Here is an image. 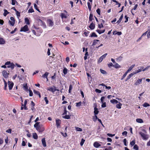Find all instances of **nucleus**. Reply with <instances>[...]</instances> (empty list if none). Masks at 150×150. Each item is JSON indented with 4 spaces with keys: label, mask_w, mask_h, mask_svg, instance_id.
Here are the masks:
<instances>
[{
    "label": "nucleus",
    "mask_w": 150,
    "mask_h": 150,
    "mask_svg": "<svg viewBox=\"0 0 150 150\" xmlns=\"http://www.w3.org/2000/svg\"><path fill=\"white\" fill-rule=\"evenodd\" d=\"M33 91L34 93L37 95H38L40 93L39 91H37L35 89L33 90Z\"/></svg>",
    "instance_id": "nucleus-46"
},
{
    "label": "nucleus",
    "mask_w": 150,
    "mask_h": 150,
    "mask_svg": "<svg viewBox=\"0 0 150 150\" xmlns=\"http://www.w3.org/2000/svg\"><path fill=\"white\" fill-rule=\"evenodd\" d=\"M71 115H66L65 116H63V118L67 119H70Z\"/></svg>",
    "instance_id": "nucleus-31"
},
{
    "label": "nucleus",
    "mask_w": 150,
    "mask_h": 150,
    "mask_svg": "<svg viewBox=\"0 0 150 150\" xmlns=\"http://www.w3.org/2000/svg\"><path fill=\"white\" fill-rule=\"evenodd\" d=\"M40 123V122H37L34 125V127L39 132H43L44 130H40V127L39 125V124Z\"/></svg>",
    "instance_id": "nucleus-3"
},
{
    "label": "nucleus",
    "mask_w": 150,
    "mask_h": 150,
    "mask_svg": "<svg viewBox=\"0 0 150 150\" xmlns=\"http://www.w3.org/2000/svg\"><path fill=\"white\" fill-rule=\"evenodd\" d=\"M85 141V140L84 139H82L81 140V142H80V145L82 146L84 142Z\"/></svg>",
    "instance_id": "nucleus-47"
},
{
    "label": "nucleus",
    "mask_w": 150,
    "mask_h": 150,
    "mask_svg": "<svg viewBox=\"0 0 150 150\" xmlns=\"http://www.w3.org/2000/svg\"><path fill=\"white\" fill-rule=\"evenodd\" d=\"M105 97L104 96H102L101 97L100 99L101 102L102 103H103V100L105 98Z\"/></svg>",
    "instance_id": "nucleus-63"
},
{
    "label": "nucleus",
    "mask_w": 150,
    "mask_h": 150,
    "mask_svg": "<svg viewBox=\"0 0 150 150\" xmlns=\"http://www.w3.org/2000/svg\"><path fill=\"white\" fill-rule=\"evenodd\" d=\"M49 74V73L48 72H46L44 74L42 75V77L44 78H46L47 79V80H48L47 76Z\"/></svg>",
    "instance_id": "nucleus-17"
},
{
    "label": "nucleus",
    "mask_w": 150,
    "mask_h": 150,
    "mask_svg": "<svg viewBox=\"0 0 150 150\" xmlns=\"http://www.w3.org/2000/svg\"><path fill=\"white\" fill-rule=\"evenodd\" d=\"M44 99L46 102V104H48V103L49 101H48V100H47V97H45L44 98Z\"/></svg>",
    "instance_id": "nucleus-59"
},
{
    "label": "nucleus",
    "mask_w": 150,
    "mask_h": 150,
    "mask_svg": "<svg viewBox=\"0 0 150 150\" xmlns=\"http://www.w3.org/2000/svg\"><path fill=\"white\" fill-rule=\"evenodd\" d=\"M11 129H9L7 130L6 131V132L8 133H11Z\"/></svg>",
    "instance_id": "nucleus-61"
},
{
    "label": "nucleus",
    "mask_w": 150,
    "mask_h": 150,
    "mask_svg": "<svg viewBox=\"0 0 150 150\" xmlns=\"http://www.w3.org/2000/svg\"><path fill=\"white\" fill-rule=\"evenodd\" d=\"M4 16H6L9 13V12L8 11L5 9L4 10Z\"/></svg>",
    "instance_id": "nucleus-30"
},
{
    "label": "nucleus",
    "mask_w": 150,
    "mask_h": 150,
    "mask_svg": "<svg viewBox=\"0 0 150 150\" xmlns=\"http://www.w3.org/2000/svg\"><path fill=\"white\" fill-rule=\"evenodd\" d=\"M138 5L137 4H136L135 6H134V8L132 9L131 10V13L133 15H134V13L132 12V11L133 10H135L138 7Z\"/></svg>",
    "instance_id": "nucleus-29"
},
{
    "label": "nucleus",
    "mask_w": 150,
    "mask_h": 150,
    "mask_svg": "<svg viewBox=\"0 0 150 150\" xmlns=\"http://www.w3.org/2000/svg\"><path fill=\"white\" fill-rule=\"evenodd\" d=\"M28 30L29 28H28V26L27 25H25L24 27H22L21 28L20 31L26 32L28 31Z\"/></svg>",
    "instance_id": "nucleus-5"
},
{
    "label": "nucleus",
    "mask_w": 150,
    "mask_h": 150,
    "mask_svg": "<svg viewBox=\"0 0 150 150\" xmlns=\"http://www.w3.org/2000/svg\"><path fill=\"white\" fill-rule=\"evenodd\" d=\"M61 16L62 19L64 18H67V16L63 13H61Z\"/></svg>",
    "instance_id": "nucleus-19"
},
{
    "label": "nucleus",
    "mask_w": 150,
    "mask_h": 150,
    "mask_svg": "<svg viewBox=\"0 0 150 150\" xmlns=\"http://www.w3.org/2000/svg\"><path fill=\"white\" fill-rule=\"evenodd\" d=\"M135 139L133 140L131 142H130V144L132 146H134V145H135Z\"/></svg>",
    "instance_id": "nucleus-37"
},
{
    "label": "nucleus",
    "mask_w": 150,
    "mask_h": 150,
    "mask_svg": "<svg viewBox=\"0 0 150 150\" xmlns=\"http://www.w3.org/2000/svg\"><path fill=\"white\" fill-rule=\"evenodd\" d=\"M68 70L66 68H64L63 69V72L64 75L66 74L68 72Z\"/></svg>",
    "instance_id": "nucleus-24"
},
{
    "label": "nucleus",
    "mask_w": 150,
    "mask_h": 150,
    "mask_svg": "<svg viewBox=\"0 0 150 150\" xmlns=\"http://www.w3.org/2000/svg\"><path fill=\"white\" fill-rule=\"evenodd\" d=\"M95 27V24L92 22L89 26V28L91 30H93L94 29Z\"/></svg>",
    "instance_id": "nucleus-8"
},
{
    "label": "nucleus",
    "mask_w": 150,
    "mask_h": 150,
    "mask_svg": "<svg viewBox=\"0 0 150 150\" xmlns=\"http://www.w3.org/2000/svg\"><path fill=\"white\" fill-rule=\"evenodd\" d=\"M61 123V121L60 119H56V125L58 128H60Z\"/></svg>",
    "instance_id": "nucleus-4"
},
{
    "label": "nucleus",
    "mask_w": 150,
    "mask_h": 150,
    "mask_svg": "<svg viewBox=\"0 0 150 150\" xmlns=\"http://www.w3.org/2000/svg\"><path fill=\"white\" fill-rule=\"evenodd\" d=\"M47 90L50 91H51L52 93L54 92V88L52 87L48 88Z\"/></svg>",
    "instance_id": "nucleus-16"
},
{
    "label": "nucleus",
    "mask_w": 150,
    "mask_h": 150,
    "mask_svg": "<svg viewBox=\"0 0 150 150\" xmlns=\"http://www.w3.org/2000/svg\"><path fill=\"white\" fill-rule=\"evenodd\" d=\"M33 137L34 139H37L38 138V136L36 133H33Z\"/></svg>",
    "instance_id": "nucleus-25"
},
{
    "label": "nucleus",
    "mask_w": 150,
    "mask_h": 150,
    "mask_svg": "<svg viewBox=\"0 0 150 150\" xmlns=\"http://www.w3.org/2000/svg\"><path fill=\"white\" fill-rule=\"evenodd\" d=\"M67 111L66 110V107H65L64 108V112L62 114V115H64L67 114Z\"/></svg>",
    "instance_id": "nucleus-40"
},
{
    "label": "nucleus",
    "mask_w": 150,
    "mask_h": 150,
    "mask_svg": "<svg viewBox=\"0 0 150 150\" xmlns=\"http://www.w3.org/2000/svg\"><path fill=\"white\" fill-rule=\"evenodd\" d=\"M88 6V8L89 9V11H91V4L90 2H87Z\"/></svg>",
    "instance_id": "nucleus-39"
},
{
    "label": "nucleus",
    "mask_w": 150,
    "mask_h": 150,
    "mask_svg": "<svg viewBox=\"0 0 150 150\" xmlns=\"http://www.w3.org/2000/svg\"><path fill=\"white\" fill-rule=\"evenodd\" d=\"M143 106L145 107H149L150 106V105L148 103H144L143 104Z\"/></svg>",
    "instance_id": "nucleus-33"
},
{
    "label": "nucleus",
    "mask_w": 150,
    "mask_h": 150,
    "mask_svg": "<svg viewBox=\"0 0 150 150\" xmlns=\"http://www.w3.org/2000/svg\"><path fill=\"white\" fill-rule=\"evenodd\" d=\"M115 64L114 65V67L115 68L117 69L121 68V66L118 63L116 62Z\"/></svg>",
    "instance_id": "nucleus-20"
},
{
    "label": "nucleus",
    "mask_w": 150,
    "mask_h": 150,
    "mask_svg": "<svg viewBox=\"0 0 150 150\" xmlns=\"http://www.w3.org/2000/svg\"><path fill=\"white\" fill-rule=\"evenodd\" d=\"M5 65H8L7 66L8 68H11V69H13L15 66L14 64L13 63H11L10 61H8L5 63Z\"/></svg>",
    "instance_id": "nucleus-2"
},
{
    "label": "nucleus",
    "mask_w": 150,
    "mask_h": 150,
    "mask_svg": "<svg viewBox=\"0 0 150 150\" xmlns=\"http://www.w3.org/2000/svg\"><path fill=\"white\" fill-rule=\"evenodd\" d=\"M96 12L99 15H100V8H98L96 11Z\"/></svg>",
    "instance_id": "nucleus-53"
},
{
    "label": "nucleus",
    "mask_w": 150,
    "mask_h": 150,
    "mask_svg": "<svg viewBox=\"0 0 150 150\" xmlns=\"http://www.w3.org/2000/svg\"><path fill=\"white\" fill-rule=\"evenodd\" d=\"M122 105V104L119 102L118 104H117L116 105V107L118 109H120L121 108V106Z\"/></svg>",
    "instance_id": "nucleus-28"
},
{
    "label": "nucleus",
    "mask_w": 150,
    "mask_h": 150,
    "mask_svg": "<svg viewBox=\"0 0 150 150\" xmlns=\"http://www.w3.org/2000/svg\"><path fill=\"white\" fill-rule=\"evenodd\" d=\"M8 86L9 87V90H11L12 89L13 86V83L12 81H8Z\"/></svg>",
    "instance_id": "nucleus-7"
},
{
    "label": "nucleus",
    "mask_w": 150,
    "mask_h": 150,
    "mask_svg": "<svg viewBox=\"0 0 150 150\" xmlns=\"http://www.w3.org/2000/svg\"><path fill=\"white\" fill-rule=\"evenodd\" d=\"M81 104V102L80 101L79 102L77 103H76V106H80Z\"/></svg>",
    "instance_id": "nucleus-55"
},
{
    "label": "nucleus",
    "mask_w": 150,
    "mask_h": 150,
    "mask_svg": "<svg viewBox=\"0 0 150 150\" xmlns=\"http://www.w3.org/2000/svg\"><path fill=\"white\" fill-rule=\"evenodd\" d=\"M76 131H78L81 132L82 130V129L81 128L79 127H76Z\"/></svg>",
    "instance_id": "nucleus-48"
},
{
    "label": "nucleus",
    "mask_w": 150,
    "mask_h": 150,
    "mask_svg": "<svg viewBox=\"0 0 150 150\" xmlns=\"http://www.w3.org/2000/svg\"><path fill=\"white\" fill-rule=\"evenodd\" d=\"M42 142L43 146L45 147L46 146V143L45 140V138H43L42 139Z\"/></svg>",
    "instance_id": "nucleus-15"
},
{
    "label": "nucleus",
    "mask_w": 150,
    "mask_h": 150,
    "mask_svg": "<svg viewBox=\"0 0 150 150\" xmlns=\"http://www.w3.org/2000/svg\"><path fill=\"white\" fill-rule=\"evenodd\" d=\"M133 149L136 150H138L139 149V147L137 144L134 145Z\"/></svg>",
    "instance_id": "nucleus-43"
},
{
    "label": "nucleus",
    "mask_w": 150,
    "mask_h": 150,
    "mask_svg": "<svg viewBox=\"0 0 150 150\" xmlns=\"http://www.w3.org/2000/svg\"><path fill=\"white\" fill-rule=\"evenodd\" d=\"M16 2H17L16 0H12L11 4L12 5H15L16 4Z\"/></svg>",
    "instance_id": "nucleus-57"
},
{
    "label": "nucleus",
    "mask_w": 150,
    "mask_h": 150,
    "mask_svg": "<svg viewBox=\"0 0 150 150\" xmlns=\"http://www.w3.org/2000/svg\"><path fill=\"white\" fill-rule=\"evenodd\" d=\"M75 20H76V18H73L72 19H71L70 24L71 25H72V24L74 23V21Z\"/></svg>",
    "instance_id": "nucleus-42"
},
{
    "label": "nucleus",
    "mask_w": 150,
    "mask_h": 150,
    "mask_svg": "<svg viewBox=\"0 0 150 150\" xmlns=\"http://www.w3.org/2000/svg\"><path fill=\"white\" fill-rule=\"evenodd\" d=\"M29 13H33L34 12V10L32 7L30 8L28 10V11Z\"/></svg>",
    "instance_id": "nucleus-45"
},
{
    "label": "nucleus",
    "mask_w": 150,
    "mask_h": 150,
    "mask_svg": "<svg viewBox=\"0 0 150 150\" xmlns=\"http://www.w3.org/2000/svg\"><path fill=\"white\" fill-rule=\"evenodd\" d=\"M90 32L86 30V31L84 32L83 34L85 36L87 37L88 36V35Z\"/></svg>",
    "instance_id": "nucleus-32"
},
{
    "label": "nucleus",
    "mask_w": 150,
    "mask_h": 150,
    "mask_svg": "<svg viewBox=\"0 0 150 150\" xmlns=\"http://www.w3.org/2000/svg\"><path fill=\"white\" fill-rule=\"evenodd\" d=\"M108 67H114V65L111 62L110 63L108 64Z\"/></svg>",
    "instance_id": "nucleus-54"
},
{
    "label": "nucleus",
    "mask_w": 150,
    "mask_h": 150,
    "mask_svg": "<svg viewBox=\"0 0 150 150\" xmlns=\"http://www.w3.org/2000/svg\"><path fill=\"white\" fill-rule=\"evenodd\" d=\"M134 75L132 73L129 74L128 76H127V77L129 79H130V78L132 77V76H133Z\"/></svg>",
    "instance_id": "nucleus-52"
},
{
    "label": "nucleus",
    "mask_w": 150,
    "mask_h": 150,
    "mask_svg": "<svg viewBox=\"0 0 150 150\" xmlns=\"http://www.w3.org/2000/svg\"><path fill=\"white\" fill-rule=\"evenodd\" d=\"M47 22L50 26H52L54 25L53 22L50 19H48Z\"/></svg>",
    "instance_id": "nucleus-10"
},
{
    "label": "nucleus",
    "mask_w": 150,
    "mask_h": 150,
    "mask_svg": "<svg viewBox=\"0 0 150 150\" xmlns=\"http://www.w3.org/2000/svg\"><path fill=\"white\" fill-rule=\"evenodd\" d=\"M25 23L27 25L30 24V21L27 18H25Z\"/></svg>",
    "instance_id": "nucleus-26"
},
{
    "label": "nucleus",
    "mask_w": 150,
    "mask_h": 150,
    "mask_svg": "<svg viewBox=\"0 0 150 150\" xmlns=\"http://www.w3.org/2000/svg\"><path fill=\"white\" fill-rule=\"evenodd\" d=\"M143 78L139 79L137 81L134 83V85L137 86L142 83Z\"/></svg>",
    "instance_id": "nucleus-9"
},
{
    "label": "nucleus",
    "mask_w": 150,
    "mask_h": 150,
    "mask_svg": "<svg viewBox=\"0 0 150 150\" xmlns=\"http://www.w3.org/2000/svg\"><path fill=\"white\" fill-rule=\"evenodd\" d=\"M110 102L113 104H117L118 103V101L115 99L111 100Z\"/></svg>",
    "instance_id": "nucleus-18"
},
{
    "label": "nucleus",
    "mask_w": 150,
    "mask_h": 150,
    "mask_svg": "<svg viewBox=\"0 0 150 150\" xmlns=\"http://www.w3.org/2000/svg\"><path fill=\"white\" fill-rule=\"evenodd\" d=\"M103 24L102 23H101L100 24H98V28L100 29L102 28H103Z\"/></svg>",
    "instance_id": "nucleus-44"
},
{
    "label": "nucleus",
    "mask_w": 150,
    "mask_h": 150,
    "mask_svg": "<svg viewBox=\"0 0 150 150\" xmlns=\"http://www.w3.org/2000/svg\"><path fill=\"white\" fill-rule=\"evenodd\" d=\"M23 88L25 90L28 91V87L27 86V84H26L25 85L23 86Z\"/></svg>",
    "instance_id": "nucleus-41"
},
{
    "label": "nucleus",
    "mask_w": 150,
    "mask_h": 150,
    "mask_svg": "<svg viewBox=\"0 0 150 150\" xmlns=\"http://www.w3.org/2000/svg\"><path fill=\"white\" fill-rule=\"evenodd\" d=\"M8 22L10 25L12 26H14L15 23V22H14L10 20Z\"/></svg>",
    "instance_id": "nucleus-38"
},
{
    "label": "nucleus",
    "mask_w": 150,
    "mask_h": 150,
    "mask_svg": "<svg viewBox=\"0 0 150 150\" xmlns=\"http://www.w3.org/2000/svg\"><path fill=\"white\" fill-rule=\"evenodd\" d=\"M61 134L63 135V136L64 137H66L67 136V134L66 132L64 133L62 132H61Z\"/></svg>",
    "instance_id": "nucleus-64"
},
{
    "label": "nucleus",
    "mask_w": 150,
    "mask_h": 150,
    "mask_svg": "<svg viewBox=\"0 0 150 150\" xmlns=\"http://www.w3.org/2000/svg\"><path fill=\"white\" fill-rule=\"evenodd\" d=\"M56 78V73L54 74V75L51 77V79H54Z\"/></svg>",
    "instance_id": "nucleus-56"
},
{
    "label": "nucleus",
    "mask_w": 150,
    "mask_h": 150,
    "mask_svg": "<svg viewBox=\"0 0 150 150\" xmlns=\"http://www.w3.org/2000/svg\"><path fill=\"white\" fill-rule=\"evenodd\" d=\"M34 8L37 11H39L40 12V10L38 8L37 5L36 4H34Z\"/></svg>",
    "instance_id": "nucleus-35"
},
{
    "label": "nucleus",
    "mask_w": 150,
    "mask_h": 150,
    "mask_svg": "<svg viewBox=\"0 0 150 150\" xmlns=\"http://www.w3.org/2000/svg\"><path fill=\"white\" fill-rule=\"evenodd\" d=\"M122 34V33L121 32L118 31L117 32V31H114L113 33V34L115 35H121Z\"/></svg>",
    "instance_id": "nucleus-23"
},
{
    "label": "nucleus",
    "mask_w": 150,
    "mask_h": 150,
    "mask_svg": "<svg viewBox=\"0 0 150 150\" xmlns=\"http://www.w3.org/2000/svg\"><path fill=\"white\" fill-rule=\"evenodd\" d=\"M136 120L137 122L139 123H142L144 122L143 120L140 118H137L136 119Z\"/></svg>",
    "instance_id": "nucleus-22"
},
{
    "label": "nucleus",
    "mask_w": 150,
    "mask_h": 150,
    "mask_svg": "<svg viewBox=\"0 0 150 150\" xmlns=\"http://www.w3.org/2000/svg\"><path fill=\"white\" fill-rule=\"evenodd\" d=\"M123 18V14H122L119 20L117 22V23L118 24H119L120 23L121 21H122Z\"/></svg>",
    "instance_id": "nucleus-21"
},
{
    "label": "nucleus",
    "mask_w": 150,
    "mask_h": 150,
    "mask_svg": "<svg viewBox=\"0 0 150 150\" xmlns=\"http://www.w3.org/2000/svg\"><path fill=\"white\" fill-rule=\"evenodd\" d=\"M90 37H97V35L94 32H93L91 35Z\"/></svg>",
    "instance_id": "nucleus-34"
},
{
    "label": "nucleus",
    "mask_w": 150,
    "mask_h": 150,
    "mask_svg": "<svg viewBox=\"0 0 150 150\" xmlns=\"http://www.w3.org/2000/svg\"><path fill=\"white\" fill-rule=\"evenodd\" d=\"M93 120L95 122L97 120H98V118L96 115H95V116L94 117H93Z\"/></svg>",
    "instance_id": "nucleus-49"
},
{
    "label": "nucleus",
    "mask_w": 150,
    "mask_h": 150,
    "mask_svg": "<svg viewBox=\"0 0 150 150\" xmlns=\"http://www.w3.org/2000/svg\"><path fill=\"white\" fill-rule=\"evenodd\" d=\"M29 96H32L33 95V93L32 91L30 90H29Z\"/></svg>",
    "instance_id": "nucleus-62"
},
{
    "label": "nucleus",
    "mask_w": 150,
    "mask_h": 150,
    "mask_svg": "<svg viewBox=\"0 0 150 150\" xmlns=\"http://www.w3.org/2000/svg\"><path fill=\"white\" fill-rule=\"evenodd\" d=\"M93 17V15L92 13H90L89 17V21L91 22L92 21Z\"/></svg>",
    "instance_id": "nucleus-27"
},
{
    "label": "nucleus",
    "mask_w": 150,
    "mask_h": 150,
    "mask_svg": "<svg viewBox=\"0 0 150 150\" xmlns=\"http://www.w3.org/2000/svg\"><path fill=\"white\" fill-rule=\"evenodd\" d=\"M99 40H94L93 41V43L92 44V45L94 46L95 45L96 43H97V42L99 41Z\"/></svg>",
    "instance_id": "nucleus-36"
},
{
    "label": "nucleus",
    "mask_w": 150,
    "mask_h": 150,
    "mask_svg": "<svg viewBox=\"0 0 150 150\" xmlns=\"http://www.w3.org/2000/svg\"><path fill=\"white\" fill-rule=\"evenodd\" d=\"M142 132H139V134L140 135L143 140H147L149 138V136L146 134V131L144 129H142Z\"/></svg>",
    "instance_id": "nucleus-1"
},
{
    "label": "nucleus",
    "mask_w": 150,
    "mask_h": 150,
    "mask_svg": "<svg viewBox=\"0 0 150 150\" xmlns=\"http://www.w3.org/2000/svg\"><path fill=\"white\" fill-rule=\"evenodd\" d=\"M100 72L103 74H107L106 71L100 69Z\"/></svg>",
    "instance_id": "nucleus-50"
},
{
    "label": "nucleus",
    "mask_w": 150,
    "mask_h": 150,
    "mask_svg": "<svg viewBox=\"0 0 150 150\" xmlns=\"http://www.w3.org/2000/svg\"><path fill=\"white\" fill-rule=\"evenodd\" d=\"M5 43L6 41L4 39L0 37V44H4Z\"/></svg>",
    "instance_id": "nucleus-13"
},
{
    "label": "nucleus",
    "mask_w": 150,
    "mask_h": 150,
    "mask_svg": "<svg viewBox=\"0 0 150 150\" xmlns=\"http://www.w3.org/2000/svg\"><path fill=\"white\" fill-rule=\"evenodd\" d=\"M95 91L97 93H100L102 92V91L101 90L98 89H95Z\"/></svg>",
    "instance_id": "nucleus-60"
},
{
    "label": "nucleus",
    "mask_w": 150,
    "mask_h": 150,
    "mask_svg": "<svg viewBox=\"0 0 150 150\" xmlns=\"http://www.w3.org/2000/svg\"><path fill=\"white\" fill-rule=\"evenodd\" d=\"M125 18L126 20L125 21V23L127 22L128 21L129 17H128L127 15H125Z\"/></svg>",
    "instance_id": "nucleus-51"
},
{
    "label": "nucleus",
    "mask_w": 150,
    "mask_h": 150,
    "mask_svg": "<svg viewBox=\"0 0 150 150\" xmlns=\"http://www.w3.org/2000/svg\"><path fill=\"white\" fill-rule=\"evenodd\" d=\"M3 76L5 78H7L8 77L9 73H8L6 70H3L2 72Z\"/></svg>",
    "instance_id": "nucleus-6"
},
{
    "label": "nucleus",
    "mask_w": 150,
    "mask_h": 150,
    "mask_svg": "<svg viewBox=\"0 0 150 150\" xmlns=\"http://www.w3.org/2000/svg\"><path fill=\"white\" fill-rule=\"evenodd\" d=\"M94 146L96 148H98L101 146V145L98 142H95L93 144Z\"/></svg>",
    "instance_id": "nucleus-14"
},
{
    "label": "nucleus",
    "mask_w": 150,
    "mask_h": 150,
    "mask_svg": "<svg viewBox=\"0 0 150 150\" xmlns=\"http://www.w3.org/2000/svg\"><path fill=\"white\" fill-rule=\"evenodd\" d=\"M106 106V103L105 102L102 103V104L101 105V107L102 108H105Z\"/></svg>",
    "instance_id": "nucleus-58"
},
{
    "label": "nucleus",
    "mask_w": 150,
    "mask_h": 150,
    "mask_svg": "<svg viewBox=\"0 0 150 150\" xmlns=\"http://www.w3.org/2000/svg\"><path fill=\"white\" fill-rule=\"evenodd\" d=\"M96 105L95 106L94 108V113L95 115H97L99 113V111L98 110V109L96 108Z\"/></svg>",
    "instance_id": "nucleus-11"
},
{
    "label": "nucleus",
    "mask_w": 150,
    "mask_h": 150,
    "mask_svg": "<svg viewBox=\"0 0 150 150\" xmlns=\"http://www.w3.org/2000/svg\"><path fill=\"white\" fill-rule=\"evenodd\" d=\"M38 22L39 24L41 25H44L45 24V23L40 19H38Z\"/></svg>",
    "instance_id": "nucleus-12"
}]
</instances>
